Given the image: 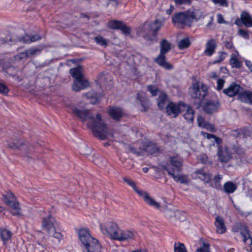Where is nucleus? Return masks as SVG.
<instances>
[{"label": "nucleus", "instance_id": "27", "mask_svg": "<svg viewBox=\"0 0 252 252\" xmlns=\"http://www.w3.org/2000/svg\"><path fill=\"white\" fill-rule=\"evenodd\" d=\"M40 51L35 48H31L25 52L20 53L17 56L16 58L19 59H24L27 58L35 55L37 53H39Z\"/></svg>", "mask_w": 252, "mask_h": 252}, {"label": "nucleus", "instance_id": "49", "mask_svg": "<svg viewBox=\"0 0 252 252\" xmlns=\"http://www.w3.org/2000/svg\"><path fill=\"white\" fill-rule=\"evenodd\" d=\"M9 90L7 86L3 83H0V93L6 95L8 94Z\"/></svg>", "mask_w": 252, "mask_h": 252}, {"label": "nucleus", "instance_id": "36", "mask_svg": "<svg viewBox=\"0 0 252 252\" xmlns=\"http://www.w3.org/2000/svg\"><path fill=\"white\" fill-rule=\"evenodd\" d=\"M124 181L129 186H130L132 189H133L138 194H140V193H141V192L143 191V190H139L136 187V185H135V183L134 181H133L132 180L129 179H128V178H124Z\"/></svg>", "mask_w": 252, "mask_h": 252}, {"label": "nucleus", "instance_id": "54", "mask_svg": "<svg viewBox=\"0 0 252 252\" xmlns=\"http://www.w3.org/2000/svg\"><path fill=\"white\" fill-rule=\"evenodd\" d=\"M202 128H205L206 129L213 132L215 131V127L213 125L208 123H207L205 125H203Z\"/></svg>", "mask_w": 252, "mask_h": 252}, {"label": "nucleus", "instance_id": "16", "mask_svg": "<svg viewBox=\"0 0 252 252\" xmlns=\"http://www.w3.org/2000/svg\"><path fill=\"white\" fill-rule=\"evenodd\" d=\"M108 27L113 29H120L125 34H129L130 32V28L120 21H111L108 24Z\"/></svg>", "mask_w": 252, "mask_h": 252}, {"label": "nucleus", "instance_id": "11", "mask_svg": "<svg viewBox=\"0 0 252 252\" xmlns=\"http://www.w3.org/2000/svg\"><path fill=\"white\" fill-rule=\"evenodd\" d=\"M242 90L243 88L239 85L232 83L227 88L223 90V93L229 97H233L237 95L238 96Z\"/></svg>", "mask_w": 252, "mask_h": 252}, {"label": "nucleus", "instance_id": "31", "mask_svg": "<svg viewBox=\"0 0 252 252\" xmlns=\"http://www.w3.org/2000/svg\"><path fill=\"white\" fill-rule=\"evenodd\" d=\"M137 99L141 103V105L143 107L142 110L144 111H147L149 107V103L147 99L145 96L144 93H139L137 94Z\"/></svg>", "mask_w": 252, "mask_h": 252}, {"label": "nucleus", "instance_id": "17", "mask_svg": "<svg viewBox=\"0 0 252 252\" xmlns=\"http://www.w3.org/2000/svg\"><path fill=\"white\" fill-rule=\"evenodd\" d=\"M139 195L143 198L147 204L157 209L161 210V206L159 203L152 198L146 192L142 191Z\"/></svg>", "mask_w": 252, "mask_h": 252}, {"label": "nucleus", "instance_id": "6", "mask_svg": "<svg viewBox=\"0 0 252 252\" xmlns=\"http://www.w3.org/2000/svg\"><path fill=\"white\" fill-rule=\"evenodd\" d=\"M208 89L206 85L201 82L192 83L189 88V93L192 98L199 100H203L207 94Z\"/></svg>", "mask_w": 252, "mask_h": 252}, {"label": "nucleus", "instance_id": "33", "mask_svg": "<svg viewBox=\"0 0 252 252\" xmlns=\"http://www.w3.org/2000/svg\"><path fill=\"white\" fill-rule=\"evenodd\" d=\"M11 232L6 229H1L0 230V237L3 244H5L11 237Z\"/></svg>", "mask_w": 252, "mask_h": 252}, {"label": "nucleus", "instance_id": "3", "mask_svg": "<svg viewBox=\"0 0 252 252\" xmlns=\"http://www.w3.org/2000/svg\"><path fill=\"white\" fill-rule=\"evenodd\" d=\"M201 134L208 139H213L214 142L218 145V156L219 159L221 162H227L231 158V153L227 147H221V140L213 134L201 132Z\"/></svg>", "mask_w": 252, "mask_h": 252}, {"label": "nucleus", "instance_id": "37", "mask_svg": "<svg viewBox=\"0 0 252 252\" xmlns=\"http://www.w3.org/2000/svg\"><path fill=\"white\" fill-rule=\"evenodd\" d=\"M40 39V37L38 35H35L32 37H30L28 35H26L22 38V41L25 43H30L38 40Z\"/></svg>", "mask_w": 252, "mask_h": 252}, {"label": "nucleus", "instance_id": "51", "mask_svg": "<svg viewBox=\"0 0 252 252\" xmlns=\"http://www.w3.org/2000/svg\"><path fill=\"white\" fill-rule=\"evenodd\" d=\"M198 126L200 127H203L207 122H205L204 119L201 116H198L197 118Z\"/></svg>", "mask_w": 252, "mask_h": 252}, {"label": "nucleus", "instance_id": "25", "mask_svg": "<svg viewBox=\"0 0 252 252\" xmlns=\"http://www.w3.org/2000/svg\"><path fill=\"white\" fill-rule=\"evenodd\" d=\"M240 20L246 27H252V17L247 12L243 11L242 12Z\"/></svg>", "mask_w": 252, "mask_h": 252}, {"label": "nucleus", "instance_id": "10", "mask_svg": "<svg viewBox=\"0 0 252 252\" xmlns=\"http://www.w3.org/2000/svg\"><path fill=\"white\" fill-rule=\"evenodd\" d=\"M172 21L177 26L180 25L190 26L187 11L180 12L175 15L172 18Z\"/></svg>", "mask_w": 252, "mask_h": 252}, {"label": "nucleus", "instance_id": "35", "mask_svg": "<svg viewBox=\"0 0 252 252\" xmlns=\"http://www.w3.org/2000/svg\"><path fill=\"white\" fill-rule=\"evenodd\" d=\"M145 151L150 154H154L158 151V149L157 145L154 143H150L147 145L145 149Z\"/></svg>", "mask_w": 252, "mask_h": 252}, {"label": "nucleus", "instance_id": "42", "mask_svg": "<svg viewBox=\"0 0 252 252\" xmlns=\"http://www.w3.org/2000/svg\"><path fill=\"white\" fill-rule=\"evenodd\" d=\"M166 100V95L164 93H161L158 99V105L160 109H162L165 106V102Z\"/></svg>", "mask_w": 252, "mask_h": 252}, {"label": "nucleus", "instance_id": "59", "mask_svg": "<svg viewBox=\"0 0 252 252\" xmlns=\"http://www.w3.org/2000/svg\"><path fill=\"white\" fill-rule=\"evenodd\" d=\"M225 47L227 49H231L233 47V44L232 42L227 41L225 42Z\"/></svg>", "mask_w": 252, "mask_h": 252}, {"label": "nucleus", "instance_id": "64", "mask_svg": "<svg viewBox=\"0 0 252 252\" xmlns=\"http://www.w3.org/2000/svg\"><path fill=\"white\" fill-rule=\"evenodd\" d=\"M131 252H148L146 249H138L132 251Z\"/></svg>", "mask_w": 252, "mask_h": 252}, {"label": "nucleus", "instance_id": "12", "mask_svg": "<svg viewBox=\"0 0 252 252\" xmlns=\"http://www.w3.org/2000/svg\"><path fill=\"white\" fill-rule=\"evenodd\" d=\"M187 13L190 25L193 22H197L204 17L203 12L200 9H191Z\"/></svg>", "mask_w": 252, "mask_h": 252}, {"label": "nucleus", "instance_id": "23", "mask_svg": "<svg viewBox=\"0 0 252 252\" xmlns=\"http://www.w3.org/2000/svg\"><path fill=\"white\" fill-rule=\"evenodd\" d=\"M217 47L216 41L214 39L208 40L206 44V49L204 51L205 55L211 56L215 52Z\"/></svg>", "mask_w": 252, "mask_h": 252}, {"label": "nucleus", "instance_id": "8", "mask_svg": "<svg viewBox=\"0 0 252 252\" xmlns=\"http://www.w3.org/2000/svg\"><path fill=\"white\" fill-rule=\"evenodd\" d=\"M169 162V163H167L163 166L167 171L168 168L173 169V173H178L181 171L183 160L178 155L170 157Z\"/></svg>", "mask_w": 252, "mask_h": 252}, {"label": "nucleus", "instance_id": "2", "mask_svg": "<svg viewBox=\"0 0 252 252\" xmlns=\"http://www.w3.org/2000/svg\"><path fill=\"white\" fill-rule=\"evenodd\" d=\"M84 252H102V246L98 240L91 236L88 229H80L78 232Z\"/></svg>", "mask_w": 252, "mask_h": 252}, {"label": "nucleus", "instance_id": "9", "mask_svg": "<svg viewBox=\"0 0 252 252\" xmlns=\"http://www.w3.org/2000/svg\"><path fill=\"white\" fill-rule=\"evenodd\" d=\"M184 108H186V104L183 102H180L178 104L170 102L166 107V112L168 115L175 118L183 111Z\"/></svg>", "mask_w": 252, "mask_h": 252}, {"label": "nucleus", "instance_id": "39", "mask_svg": "<svg viewBox=\"0 0 252 252\" xmlns=\"http://www.w3.org/2000/svg\"><path fill=\"white\" fill-rule=\"evenodd\" d=\"M94 41L96 43L101 46L106 47L108 41L101 36H97L94 37Z\"/></svg>", "mask_w": 252, "mask_h": 252}, {"label": "nucleus", "instance_id": "41", "mask_svg": "<svg viewBox=\"0 0 252 252\" xmlns=\"http://www.w3.org/2000/svg\"><path fill=\"white\" fill-rule=\"evenodd\" d=\"M222 179V176L221 175L218 174L216 176L213 180L214 184L212 186L217 189H220L221 188V181Z\"/></svg>", "mask_w": 252, "mask_h": 252}, {"label": "nucleus", "instance_id": "1", "mask_svg": "<svg viewBox=\"0 0 252 252\" xmlns=\"http://www.w3.org/2000/svg\"><path fill=\"white\" fill-rule=\"evenodd\" d=\"M68 107L71 113L79 118L88 128L92 131L95 136L102 140L108 137V127L100 113L93 114L91 110L72 104Z\"/></svg>", "mask_w": 252, "mask_h": 252}, {"label": "nucleus", "instance_id": "48", "mask_svg": "<svg viewBox=\"0 0 252 252\" xmlns=\"http://www.w3.org/2000/svg\"><path fill=\"white\" fill-rule=\"evenodd\" d=\"M215 4L227 7L228 3L227 0H211Z\"/></svg>", "mask_w": 252, "mask_h": 252}, {"label": "nucleus", "instance_id": "52", "mask_svg": "<svg viewBox=\"0 0 252 252\" xmlns=\"http://www.w3.org/2000/svg\"><path fill=\"white\" fill-rule=\"evenodd\" d=\"M148 90L150 92L152 95H156L157 94L158 90L157 88L154 86H149L148 87Z\"/></svg>", "mask_w": 252, "mask_h": 252}, {"label": "nucleus", "instance_id": "57", "mask_svg": "<svg viewBox=\"0 0 252 252\" xmlns=\"http://www.w3.org/2000/svg\"><path fill=\"white\" fill-rule=\"evenodd\" d=\"M209 77L211 78L216 79L218 78V76L216 72H212L209 73Z\"/></svg>", "mask_w": 252, "mask_h": 252}, {"label": "nucleus", "instance_id": "32", "mask_svg": "<svg viewBox=\"0 0 252 252\" xmlns=\"http://www.w3.org/2000/svg\"><path fill=\"white\" fill-rule=\"evenodd\" d=\"M237 185L232 182H227L224 184L223 189L227 193H232L237 189Z\"/></svg>", "mask_w": 252, "mask_h": 252}, {"label": "nucleus", "instance_id": "50", "mask_svg": "<svg viewBox=\"0 0 252 252\" xmlns=\"http://www.w3.org/2000/svg\"><path fill=\"white\" fill-rule=\"evenodd\" d=\"M224 83L225 81L223 79L218 78L217 83V89L219 91L221 90L224 86Z\"/></svg>", "mask_w": 252, "mask_h": 252}, {"label": "nucleus", "instance_id": "61", "mask_svg": "<svg viewBox=\"0 0 252 252\" xmlns=\"http://www.w3.org/2000/svg\"><path fill=\"white\" fill-rule=\"evenodd\" d=\"M246 242L248 243V244L250 245V251L251 252H252V238L248 239Z\"/></svg>", "mask_w": 252, "mask_h": 252}, {"label": "nucleus", "instance_id": "21", "mask_svg": "<svg viewBox=\"0 0 252 252\" xmlns=\"http://www.w3.org/2000/svg\"><path fill=\"white\" fill-rule=\"evenodd\" d=\"M238 99L242 102L252 104V92L243 90L238 96Z\"/></svg>", "mask_w": 252, "mask_h": 252}, {"label": "nucleus", "instance_id": "58", "mask_svg": "<svg viewBox=\"0 0 252 252\" xmlns=\"http://www.w3.org/2000/svg\"><path fill=\"white\" fill-rule=\"evenodd\" d=\"M98 100H99V99L96 98V97H94V96L91 97L90 96V102L92 104H95V103H96L98 101Z\"/></svg>", "mask_w": 252, "mask_h": 252}, {"label": "nucleus", "instance_id": "44", "mask_svg": "<svg viewBox=\"0 0 252 252\" xmlns=\"http://www.w3.org/2000/svg\"><path fill=\"white\" fill-rule=\"evenodd\" d=\"M230 63L233 67L240 68L241 63L235 56H233L230 60Z\"/></svg>", "mask_w": 252, "mask_h": 252}, {"label": "nucleus", "instance_id": "28", "mask_svg": "<svg viewBox=\"0 0 252 252\" xmlns=\"http://www.w3.org/2000/svg\"><path fill=\"white\" fill-rule=\"evenodd\" d=\"M183 111H186L184 114V117L187 122L192 123L194 120V111L192 109L186 104V108H183Z\"/></svg>", "mask_w": 252, "mask_h": 252}, {"label": "nucleus", "instance_id": "60", "mask_svg": "<svg viewBox=\"0 0 252 252\" xmlns=\"http://www.w3.org/2000/svg\"><path fill=\"white\" fill-rule=\"evenodd\" d=\"M245 63H246V65H247V66L248 67L249 69L251 71H252V63L250 61H246Z\"/></svg>", "mask_w": 252, "mask_h": 252}, {"label": "nucleus", "instance_id": "30", "mask_svg": "<svg viewBox=\"0 0 252 252\" xmlns=\"http://www.w3.org/2000/svg\"><path fill=\"white\" fill-rule=\"evenodd\" d=\"M70 73L75 79V80L84 78L82 73V68L80 65H79L76 67L70 69Z\"/></svg>", "mask_w": 252, "mask_h": 252}, {"label": "nucleus", "instance_id": "46", "mask_svg": "<svg viewBox=\"0 0 252 252\" xmlns=\"http://www.w3.org/2000/svg\"><path fill=\"white\" fill-rule=\"evenodd\" d=\"M209 248V244L203 243L201 247L197 249L195 252H210Z\"/></svg>", "mask_w": 252, "mask_h": 252}, {"label": "nucleus", "instance_id": "56", "mask_svg": "<svg viewBox=\"0 0 252 252\" xmlns=\"http://www.w3.org/2000/svg\"><path fill=\"white\" fill-rule=\"evenodd\" d=\"M217 21L219 24H223L225 23L223 19V17L221 14H218L217 15Z\"/></svg>", "mask_w": 252, "mask_h": 252}, {"label": "nucleus", "instance_id": "38", "mask_svg": "<svg viewBox=\"0 0 252 252\" xmlns=\"http://www.w3.org/2000/svg\"><path fill=\"white\" fill-rule=\"evenodd\" d=\"M174 252H187V250L183 243H175L174 246Z\"/></svg>", "mask_w": 252, "mask_h": 252}, {"label": "nucleus", "instance_id": "14", "mask_svg": "<svg viewBox=\"0 0 252 252\" xmlns=\"http://www.w3.org/2000/svg\"><path fill=\"white\" fill-rule=\"evenodd\" d=\"M56 220L51 216L44 218L42 220V228L48 233H51L55 229Z\"/></svg>", "mask_w": 252, "mask_h": 252}, {"label": "nucleus", "instance_id": "62", "mask_svg": "<svg viewBox=\"0 0 252 252\" xmlns=\"http://www.w3.org/2000/svg\"><path fill=\"white\" fill-rule=\"evenodd\" d=\"M174 7L172 5H170V9H168L166 10V13L168 15H170L171 14V13L172 12L173 9H174Z\"/></svg>", "mask_w": 252, "mask_h": 252}, {"label": "nucleus", "instance_id": "20", "mask_svg": "<svg viewBox=\"0 0 252 252\" xmlns=\"http://www.w3.org/2000/svg\"><path fill=\"white\" fill-rule=\"evenodd\" d=\"M192 176L194 179L198 178L205 182H209L211 179L210 175L203 169H199L194 172Z\"/></svg>", "mask_w": 252, "mask_h": 252}, {"label": "nucleus", "instance_id": "5", "mask_svg": "<svg viewBox=\"0 0 252 252\" xmlns=\"http://www.w3.org/2000/svg\"><path fill=\"white\" fill-rule=\"evenodd\" d=\"M101 233L111 239L116 240L120 227L113 221H108L99 224Z\"/></svg>", "mask_w": 252, "mask_h": 252}, {"label": "nucleus", "instance_id": "24", "mask_svg": "<svg viewBox=\"0 0 252 252\" xmlns=\"http://www.w3.org/2000/svg\"><path fill=\"white\" fill-rule=\"evenodd\" d=\"M215 225L218 233L223 234L226 232V228L223 219L219 216L216 218Z\"/></svg>", "mask_w": 252, "mask_h": 252}, {"label": "nucleus", "instance_id": "13", "mask_svg": "<svg viewBox=\"0 0 252 252\" xmlns=\"http://www.w3.org/2000/svg\"><path fill=\"white\" fill-rule=\"evenodd\" d=\"M115 240L120 241H128L135 239L136 233L130 230H122L119 228L118 233L117 234Z\"/></svg>", "mask_w": 252, "mask_h": 252}, {"label": "nucleus", "instance_id": "45", "mask_svg": "<svg viewBox=\"0 0 252 252\" xmlns=\"http://www.w3.org/2000/svg\"><path fill=\"white\" fill-rule=\"evenodd\" d=\"M49 234L56 239L59 243H60L63 239V235L62 234L56 231L55 229L52 231V233H49Z\"/></svg>", "mask_w": 252, "mask_h": 252}, {"label": "nucleus", "instance_id": "53", "mask_svg": "<svg viewBox=\"0 0 252 252\" xmlns=\"http://www.w3.org/2000/svg\"><path fill=\"white\" fill-rule=\"evenodd\" d=\"M227 54L224 52L220 53L219 56V59L216 60L213 62V63H220L222 61H223L226 57Z\"/></svg>", "mask_w": 252, "mask_h": 252}, {"label": "nucleus", "instance_id": "15", "mask_svg": "<svg viewBox=\"0 0 252 252\" xmlns=\"http://www.w3.org/2000/svg\"><path fill=\"white\" fill-rule=\"evenodd\" d=\"M220 107V103L217 100H210L205 103L203 107L204 111L209 114L218 111Z\"/></svg>", "mask_w": 252, "mask_h": 252}, {"label": "nucleus", "instance_id": "29", "mask_svg": "<svg viewBox=\"0 0 252 252\" xmlns=\"http://www.w3.org/2000/svg\"><path fill=\"white\" fill-rule=\"evenodd\" d=\"M162 211L166 215H169L170 217H172L173 214H174L175 217L180 220H183L185 219V214L184 212H181L179 211L174 212V211H171L170 209H167V208H165Z\"/></svg>", "mask_w": 252, "mask_h": 252}, {"label": "nucleus", "instance_id": "43", "mask_svg": "<svg viewBox=\"0 0 252 252\" xmlns=\"http://www.w3.org/2000/svg\"><path fill=\"white\" fill-rule=\"evenodd\" d=\"M190 44L189 39L188 38H184L181 40L178 44V47L180 49H184L188 48Z\"/></svg>", "mask_w": 252, "mask_h": 252}, {"label": "nucleus", "instance_id": "4", "mask_svg": "<svg viewBox=\"0 0 252 252\" xmlns=\"http://www.w3.org/2000/svg\"><path fill=\"white\" fill-rule=\"evenodd\" d=\"M162 23L158 20H155L153 23H145L144 26V32L143 38L149 43L156 40L157 32L162 26Z\"/></svg>", "mask_w": 252, "mask_h": 252}, {"label": "nucleus", "instance_id": "34", "mask_svg": "<svg viewBox=\"0 0 252 252\" xmlns=\"http://www.w3.org/2000/svg\"><path fill=\"white\" fill-rule=\"evenodd\" d=\"M171 49V45L169 42L165 39H163L160 42V53L165 54Z\"/></svg>", "mask_w": 252, "mask_h": 252}, {"label": "nucleus", "instance_id": "63", "mask_svg": "<svg viewBox=\"0 0 252 252\" xmlns=\"http://www.w3.org/2000/svg\"><path fill=\"white\" fill-rule=\"evenodd\" d=\"M5 209L2 207H0V217H1L3 215H4Z\"/></svg>", "mask_w": 252, "mask_h": 252}, {"label": "nucleus", "instance_id": "7", "mask_svg": "<svg viewBox=\"0 0 252 252\" xmlns=\"http://www.w3.org/2000/svg\"><path fill=\"white\" fill-rule=\"evenodd\" d=\"M4 201L5 203L8 205L12 210L11 213L12 215L21 217L22 213L19 207V204L17 201L14 194L11 192H8L3 195Z\"/></svg>", "mask_w": 252, "mask_h": 252}, {"label": "nucleus", "instance_id": "40", "mask_svg": "<svg viewBox=\"0 0 252 252\" xmlns=\"http://www.w3.org/2000/svg\"><path fill=\"white\" fill-rule=\"evenodd\" d=\"M240 233L244 238V241L246 242L248 239L252 238L248 228L246 226L242 227L240 229Z\"/></svg>", "mask_w": 252, "mask_h": 252}, {"label": "nucleus", "instance_id": "22", "mask_svg": "<svg viewBox=\"0 0 252 252\" xmlns=\"http://www.w3.org/2000/svg\"><path fill=\"white\" fill-rule=\"evenodd\" d=\"M155 61L159 65L163 67L166 69L170 70L173 68L171 64L166 62L165 60V54H161L160 53V54L158 55V56L156 59H155Z\"/></svg>", "mask_w": 252, "mask_h": 252}, {"label": "nucleus", "instance_id": "26", "mask_svg": "<svg viewBox=\"0 0 252 252\" xmlns=\"http://www.w3.org/2000/svg\"><path fill=\"white\" fill-rule=\"evenodd\" d=\"M109 115L114 120H118L124 114L123 110L118 107L111 108L108 111Z\"/></svg>", "mask_w": 252, "mask_h": 252}, {"label": "nucleus", "instance_id": "55", "mask_svg": "<svg viewBox=\"0 0 252 252\" xmlns=\"http://www.w3.org/2000/svg\"><path fill=\"white\" fill-rule=\"evenodd\" d=\"M176 4L181 5L183 4H189L191 3L190 0H174Z\"/></svg>", "mask_w": 252, "mask_h": 252}, {"label": "nucleus", "instance_id": "47", "mask_svg": "<svg viewBox=\"0 0 252 252\" xmlns=\"http://www.w3.org/2000/svg\"><path fill=\"white\" fill-rule=\"evenodd\" d=\"M238 34L245 39H248L249 38V33L247 30L240 29L238 30Z\"/></svg>", "mask_w": 252, "mask_h": 252}, {"label": "nucleus", "instance_id": "19", "mask_svg": "<svg viewBox=\"0 0 252 252\" xmlns=\"http://www.w3.org/2000/svg\"><path fill=\"white\" fill-rule=\"evenodd\" d=\"M173 169L171 168H167L168 174L172 176L175 182H179L181 184H188L189 183V180L187 176L179 174H176V173H173Z\"/></svg>", "mask_w": 252, "mask_h": 252}, {"label": "nucleus", "instance_id": "18", "mask_svg": "<svg viewBox=\"0 0 252 252\" xmlns=\"http://www.w3.org/2000/svg\"><path fill=\"white\" fill-rule=\"evenodd\" d=\"M89 86V83L85 78L75 80L72 88L73 91L78 92L85 89Z\"/></svg>", "mask_w": 252, "mask_h": 252}]
</instances>
